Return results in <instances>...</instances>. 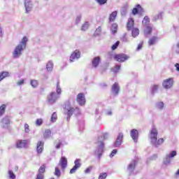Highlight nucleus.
<instances>
[{"label":"nucleus","instance_id":"nucleus-1","mask_svg":"<svg viewBox=\"0 0 179 179\" xmlns=\"http://www.w3.org/2000/svg\"><path fill=\"white\" fill-rule=\"evenodd\" d=\"M64 114L67 115L66 120L69 121L71 120V117L74 114L75 115H79L80 114V110L79 108L76 107V108L71 106V102L67 101L65 103L64 106Z\"/></svg>","mask_w":179,"mask_h":179},{"label":"nucleus","instance_id":"nucleus-2","mask_svg":"<svg viewBox=\"0 0 179 179\" xmlns=\"http://www.w3.org/2000/svg\"><path fill=\"white\" fill-rule=\"evenodd\" d=\"M157 129L152 128L150 133V139L152 146H155V148H159L160 145H163L164 143V138H159L157 140Z\"/></svg>","mask_w":179,"mask_h":179},{"label":"nucleus","instance_id":"nucleus-3","mask_svg":"<svg viewBox=\"0 0 179 179\" xmlns=\"http://www.w3.org/2000/svg\"><path fill=\"white\" fill-rule=\"evenodd\" d=\"M108 136V134L105 133L103 136H101L98 138V141L96 142L97 148L94 152V155L98 156V159L101 157V155H103V149H104V143L101 141V139H107Z\"/></svg>","mask_w":179,"mask_h":179},{"label":"nucleus","instance_id":"nucleus-4","mask_svg":"<svg viewBox=\"0 0 179 179\" xmlns=\"http://www.w3.org/2000/svg\"><path fill=\"white\" fill-rule=\"evenodd\" d=\"M23 50H25L24 48H22L20 45H17L13 52V57L14 59L20 58V56L22 55V51H23Z\"/></svg>","mask_w":179,"mask_h":179},{"label":"nucleus","instance_id":"nucleus-5","mask_svg":"<svg viewBox=\"0 0 179 179\" xmlns=\"http://www.w3.org/2000/svg\"><path fill=\"white\" fill-rule=\"evenodd\" d=\"M59 99V95L57 94L55 92H51L48 96V101L50 104H54Z\"/></svg>","mask_w":179,"mask_h":179},{"label":"nucleus","instance_id":"nucleus-6","mask_svg":"<svg viewBox=\"0 0 179 179\" xmlns=\"http://www.w3.org/2000/svg\"><path fill=\"white\" fill-rule=\"evenodd\" d=\"M77 103L79 106H85L86 103V98H85V94L80 93L77 95Z\"/></svg>","mask_w":179,"mask_h":179},{"label":"nucleus","instance_id":"nucleus-7","mask_svg":"<svg viewBox=\"0 0 179 179\" xmlns=\"http://www.w3.org/2000/svg\"><path fill=\"white\" fill-rule=\"evenodd\" d=\"M173 78H168L163 82L162 86L164 89H171V87H173Z\"/></svg>","mask_w":179,"mask_h":179},{"label":"nucleus","instance_id":"nucleus-8","mask_svg":"<svg viewBox=\"0 0 179 179\" xmlns=\"http://www.w3.org/2000/svg\"><path fill=\"white\" fill-rule=\"evenodd\" d=\"M74 166L70 170V174H75V173H76V170H78V169H80V166H82V164H80V159H76L74 162Z\"/></svg>","mask_w":179,"mask_h":179},{"label":"nucleus","instance_id":"nucleus-9","mask_svg":"<svg viewBox=\"0 0 179 179\" xmlns=\"http://www.w3.org/2000/svg\"><path fill=\"white\" fill-rule=\"evenodd\" d=\"M124 138V134L122 133H120L116 138L115 142L114 143L115 148H119L122 144V139Z\"/></svg>","mask_w":179,"mask_h":179},{"label":"nucleus","instance_id":"nucleus-10","mask_svg":"<svg viewBox=\"0 0 179 179\" xmlns=\"http://www.w3.org/2000/svg\"><path fill=\"white\" fill-rule=\"evenodd\" d=\"M58 166H60L62 170H64L65 168L68 166V160L65 157H62L59 162Z\"/></svg>","mask_w":179,"mask_h":179},{"label":"nucleus","instance_id":"nucleus-11","mask_svg":"<svg viewBox=\"0 0 179 179\" xmlns=\"http://www.w3.org/2000/svg\"><path fill=\"white\" fill-rule=\"evenodd\" d=\"M17 148H28L29 141L27 140H19L16 143Z\"/></svg>","mask_w":179,"mask_h":179},{"label":"nucleus","instance_id":"nucleus-12","mask_svg":"<svg viewBox=\"0 0 179 179\" xmlns=\"http://www.w3.org/2000/svg\"><path fill=\"white\" fill-rule=\"evenodd\" d=\"M80 58V52L76 50L70 56V62H73L74 59H79Z\"/></svg>","mask_w":179,"mask_h":179},{"label":"nucleus","instance_id":"nucleus-13","mask_svg":"<svg viewBox=\"0 0 179 179\" xmlns=\"http://www.w3.org/2000/svg\"><path fill=\"white\" fill-rule=\"evenodd\" d=\"M130 135H131L134 142H135V143H136L138 142V138L139 136V132H138V130L133 129L131 131Z\"/></svg>","mask_w":179,"mask_h":179},{"label":"nucleus","instance_id":"nucleus-14","mask_svg":"<svg viewBox=\"0 0 179 179\" xmlns=\"http://www.w3.org/2000/svg\"><path fill=\"white\" fill-rule=\"evenodd\" d=\"M24 8L27 13L33 9V3H31V0L24 1Z\"/></svg>","mask_w":179,"mask_h":179},{"label":"nucleus","instance_id":"nucleus-15","mask_svg":"<svg viewBox=\"0 0 179 179\" xmlns=\"http://www.w3.org/2000/svg\"><path fill=\"white\" fill-rule=\"evenodd\" d=\"M120 85H118L117 83H115L113 85H112V93L115 95L117 96V94H118V93H120Z\"/></svg>","mask_w":179,"mask_h":179},{"label":"nucleus","instance_id":"nucleus-16","mask_svg":"<svg viewBox=\"0 0 179 179\" xmlns=\"http://www.w3.org/2000/svg\"><path fill=\"white\" fill-rule=\"evenodd\" d=\"M115 59H116L117 62H124V61H127V59H128V57L124 54L117 55L115 56Z\"/></svg>","mask_w":179,"mask_h":179},{"label":"nucleus","instance_id":"nucleus-17","mask_svg":"<svg viewBox=\"0 0 179 179\" xmlns=\"http://www.w3.org/2000/svg\"><path fill=\"white\" fill-rule=\"evenodd\" d=\"M1 122L3 124V128H8L9 125L10 124V118L9 117L6 116L1 120Z\"/></svg>","mask_w":179,"mask_h":179},{"label":"nucleus","instance_id":"nucleus-18","mask_svg":"<svg viewBox=\"0 0 179 179\" xmlns=\"http://www.w3.org/2000/svg\"><path fill=\"white\" fill-rule=\"evenodd\" d=\"M43 150H44V142L38 141L36 146V152L37 153H43Z\"/></svg>","mask_w":179,"mask_h":179},{"label":"nucleus","instance_id":"nucleus-19","mask_svg":"<svg viewBox=\"0 0 179 179\" xmlns=\"http://www.w3.org/2000/svg\"><path fill=\"white\" fill-rule=\"evenodd\" d=\"M136 166V161L133 160L128 166L127 170L129 173H133L134 170H135V167Z\"/></svg>","mask_w":179,"mask_h":179},{"label":"nucleus","instance_id":"nucleus-20","mask_svg":"<svg viewBox=\"0 0 179 179\" xmlns=\"http://www.w3.org/2000/svg\"><path fill=\"white\" fill-rule=\"evenodd\" d=\"M127 30H132L134 29V19L129 18L127 24Z\"/></svg>","mask_w":179,"mask_h":179},{"label":"nucleus","instance_id":"nucleus-21","mask_svg":"<svg viewBox=\"0 0 179 179\" xmlns=\"http://www.w3.org/2000/svg\"><path fill=\"white\" fill-rule=\"evenodd\" d=\"M99 64H100V57H94L92 60V66L94 68H97V66H99Z\"/></svg>","mask_w":179,"mask_h":179},{"label":"nucleus","instance_id":"nucleus-22","mask_svg":"<svg viewBox=\"0 0 179 179\" xmlns=\"http://www.w3.org/2000/svg\"><path fill=\"white\" fill-rule=\"evenodd\" d=\"M157 40H158L157 36H152L148 41V45H150V46L155 45V44H156V42L157 41Z\"/></svg>","mask_w":179,"mask_h":179},{"label":"nucleus","instance_id":"nucleus-23","mask_svg":"<svg viewBox=\"0 0 179 179\" xmlns=\"http://www.w3.org/2000/svg\"><path fill=\"white\" fill-rule=\"evenodd\" d=\"M27 44V38L24 36L22 39L20 43L18 45L22 46L24 49L26 50V45Z\"/></svg>","mask_w":179,"mask_h":179},{"label":"nucleus","instance_id":"nucleus-24","mask_svg":"<svg viewBox=\"0 0 179 179\" xmlns=\"http://www.w3.org/2000/svg\"><path fill=\"white\" fill-rule=\"evenodd\" d=\"M53 68H54V64L52 63V62L49 61L46 64L47 71H48L49 72H51Z\"/></svg>","mask_w":179,"mask_h":179},{"label":"nucleus","instance_id":"nucleus-25","mask_svg":"<svg viewBox=\"0 0 179 179\" xmlns=\"http://www.w3.org/2000/svg\"><path fill=\"white\" fill-rule=\"evenodd\" d=\"M8 76H9V72L7 71H2L0 73V82L1 80H3V79H5V78H8Z\"/></svg>","mask_w":179,"mask_h":179},{"label":"nucleus","instance_id":"nucleus-26","mask_svg":"<svg viewBox=\"0 0 179 179\" xmlns=\"http://www.w3.org/2000/svg\"><path fill=\"white\" fill-rule=\"evenodd\" d=\"M162 17H163V13L160 12L153 17L152 22H157V20L162 19Z\"/></svg>","mask_w":179,"mask_h":179},{"label":"nucleus","instance_id":"nucleus-27","mask_svg":"<svg viewBox=\"0 0 179 179\" xmlns=\"http://www.w3.org/2000/svg\"><path fill=\"white\" fill-rule=\"evenodd\" d=\"M150 34H152V27H147L144 30V36H145V37H148V36H149Z\"/></svg>","mask_w":179,"mask_h":179},{"label":"nucleus","instance_id":"nucleus-28","mask_svg":"<svg viewBox=\"0 0 179 179\" xmlns=\"http://www.w3.org/2000/svg\"><path fill=\"white\" fill-rule=\"evenodd\" d=\"M117 17V11H113L109 16V22H114Z\"/></svg>","mask_w":179,"mask_h":179},{"label":"nucleus","instance_id":"nucleus-29","mask_svg":"<svg viewBox=\"0 0 179 179\" xmlns=\"http://www.w3.org/2000/svg\"><path fill=\"white\" fill-rule=\"evenodd\" d=\"M117 29H118V25L116 23L113 24L111 27H110V30L112 31V34H115V33H117Z\"/></svg>","mask_w":179,"mask_h":179},{"label":"nucleus","instance_id":"nucleus-30","mask_svg":"<svg viewBox=\"0 0 179 179\" xmlns=\"http://www.w3.org/2000/svg\"><path fill=\"white\" fill-rule=\"evenodd\" d=\"M51 136V130L47 129L43 134L44 139H48Z\"/></svg>","mask_w":179,"mask_h":179},{"label":"nucleus","instance_id":"nucleus-31","mask_svg":"<svg viewBox=\"0 0 179 179\" xmlns=\"http://www.w3.org/2000/svg\"><path fill=\"white\" fill-rule=\"evenodd\" d=\"M171 162V158L169 157L168 155H166V157L164 159V164H166V166L170 164Z\"/></svg>","mask_w":179,"mask_h":179},{"label":"nucleus","instance_id":"nucleus-32","mask_svg":"<svg viewBox=\"0 0 179 179\" xmlns=\"http://www.w3.org/2000/svg\"><path fill=\"white\" fill-rule=\"evenodd\" d=\"M132 36L133 37H136L139 36V29L137 28L132 29Z\"/></svg>","mask_w":179,"mask_h":179},{"label":"nucleus","instance_id":"nucleus-33","mask_svg":"<svg viewBox=\"0 0 179 179\" xmlns=\"http://www.w3.org/2000/svg\"><path fill=\"white\" fill-rule=\"evenodd\" d=\"M6 108V106L5 104H3L0 106V117H2V115H3Z\"/></svg>","mask_w":179,"mask_h":179},{"label":"nucleus","instance_id":"nucleus-34","mask_svg":"<svg viewBox=\"0 0 179 179\" xmlns=\"http://www.w3.org/2000/svg\"><path fill=\"white\" fill-rule=\"evenodd\" d=\"M150 22V19L149 18V17L145 16L143 20V24L144 26H148V24H149Z\"/></svg>","mask_w":179,"mask_h":179},{"label":"nucleus","instance_id":"nucleus-35","mask_svg":"<svg viewBox=\"0 0 179 179\" xmlns=\"http://www.w3.org/2000/svg\"><path fill=\"white\" fill-rule=\"evenodd\" d=\"M31 85L32 86V87H37V86H38V81H37L36 80H31Z\"/></svg>","mask_w":179,"mask_h":179},{"label":"nucleus","instance_id":"nucleus-36","mask_svg":"<svg viewBox=\"0 0 179 179\" xmlns=\"http://www.w3.org/2000/svg\"><path fill=\"white\" fill-rule=\"evenodd\" d=\"M45 173V166L42 165L38 170V174H44Z\"/></svg>","mask_w":179,"mask_h":179},{"label":"nucleus","instance_id":"nucleus-37","mask_svg":"<svg viewBox=\"0 0 179 179\" xmlns=\"http://www.w3.org/2000/svg\"><path fill=\"white\" fill-rule=\"evenodd\" d=\"M57 118H58V117L57 116V113H53V114L51 116L50 121L52 122H55V121H57Z\"/></svg>","mask_w":179,"mask_h":179},{"label":"nucleus","instance_id":"nucleus-38","mask_svg":"<svg viewBox=\"0 0 179 179\" xmlns=\"http://www.w3.org/2000/svg\"><path fill=\"white\" fill-rule=\"evenodd\" d=\"M87 29H89V22H85L81 28V30L83 31H86V30H87Z\"/></svg>","mask_w":179,"mask_h":179},{"label":"nucleus","instance_id":"nucleus-39","mask_svg":"<svg viewBox=\"0 0 179 179\" xmlns=\"http://www.w3.org/2000/svg\"><path fill=\"white\" fill-rule=\"evenodd\" d=\"M121 68V66L120 65H116L114 68H113L111 69L112 72H114V73H117V72H118V71H120Z\"/></svg>","mask_w":179,"mask_h":179},{"label":"nucleus","instance_id":"nucleus-40","mask_svg":"<svg viewBox=\"0 0 179 179\" xmlns=\"http://www.w3.org/2000/svg\"><path fill=\"white\" fill-rule=\"evenodd\" d=\"M137 8H138V13L139 15H143L145 13V10L141 6V5L137 4Z\"/></svg>","mask_w":179,"mask_h":179},{"label":"nucleus","instance_id":"nucleus-41","mask_svg":"<svg viewBox=\"0 0 179 179\" xmlns=\"http://www.w3.org/2000/svg\"><path fill=\"white\" fill-rule=\"evenodd\" d=\"M56 92H57L56 94H57V96L61 94L62 90H61V87H59V82H57V83Z\"/></svg>","mask_w":179,"mask_h":179},{"label":"nucleus","instance_id":"nucleus-42","mask_svg":"<svg viewBox=\"0 0 179 179\" xmlns=\"http://www.w3.org/2000/svg\"><path fill=\"white\" fill-rule=\"evenodd\" d=\"M8 176H9V178L10 179L16 178V175H15V173H13V171H8Z\"/></svg>","mask_w":179,"mask_h":179},{"label":"nucleus","instance_id":"nucleus-43","mask_svg":"<svg viewBox=\"0 0 179 179\" xmlns=\"http://www.w3.org/2000/svg\"><path fill=\"white\" fill-rule=\"evenodd\" d=\"M171 159H173L175 156H177V151L173 150L169 155H167Z\"/></svg>","mask_w":179,"mask_h":179},{"label":"nucleus","instance_id":"nucleus-44","mask_svg":"<svg viewBox=\"0 0 179 179\" xmlns=\"http://www.w3.org/2000/svg\"><path fill=\"white\" fill-rule=\"evenodd\" d=\"M127 12L128 10L127 9V8H123L121 9L120 13L122 16H126Z\"/></svg>","mask_w":179,"mask_h":179},{"label":"nucleus","instance_id":"nucleus-45","mask_svg":"<svg viewBox=\"0 0 179 179\" xmlns=\"http://www.w3.org/2000/svg\"><path fill=\"white\" fill-rule=\"evenodd\" d=\"M36 127H41V125H43V119H37L36 120Z\"/></svg>","mask_w":179,"mask_h":179},{"label":"nucleus","instance_id":"nucleus-46","mask_svg":"<svg viewBox=\"0 0 179 179\" xmlns=\"http://www.w3.org/2000/svg\"><path fill=\"white\" fill-rule=\"evenodd\" d=\"M55 176H57V177L61 176V171H59V169H58V167H55Z\"/></svg>","mask_w":179,"mask_h":179},{"label":"nucleus","instance_id":"nucleus-47","mask_svg":"<svg viewBox=\"0 0 179 179\" xmlns=\"http://www.w3.org/2000/svg\"><path fill=\"white\" fill-rule=\"evenodd\" d=\"M106 178H107V173H102L99 176V179H106Z\"/></svg>","mask_w":179,"mask_h":179},{"label":"nucleus","instance_id":"nucleus-48","mask_svg":"<svg viewBox=\"0 0 179 179\" xmlns=\"http://www.w3.org/2000/svg\"><path fill=\"white\" fill-rule=\"evenodd\" d=\"M120 45V41H117L115 44H113L112 45V50H117V48H118V46Z\"/></svg>","mask_w":179,"mask_h":179},{"label":"nucleus","instance_id":"nucleus-49","mask_svg":"<svg viewBox=\"0 0 179 179\" xmlns=\"http://www.w3.org/2000/svg\"><path fill=\"white\" fill-rule=\"evenodd\" d=\"M137 13H139V8L136 6V8H133L132 10V14L133 15H137Z\"/></svg>","mask_w":179,"mask_h":179},{"label":"nucleus","instance_id":"nucleus-50","mask_svg":"<svg viewBox=\"0 0 179 179\" xmlns=\"http://www.w3.org/2000/svg\"><path fill=\"white\" fill-rule=\"evenodd\" d=\"M24 132H26V134H29V132H30L29 126L27 124V123L24 124Z\"/></svg>","mask_w":179,"mask_h":179},{"label":"nucleus","instance_id":"nucleus-51","mask_svg":"<svg viewBox=\"0 0 179 179\" xmlns=\"http://www.w3.org/2000/svg\"><path fill=\"white\" fill-rule=\"evenodd\" d=\"M108 0H96V2L99 3V5H104V3H107Z\"/></svg>","mask_w":179,"mask_h":179},{"label":"nucleus","instance_id":"nucleus-52","mask_svg":"<svg viewBox=\"0 0 179 179\" xmlns=\"http://www.w3.org/2000/svg\"><path fill=\"white\" fill-rule=\"evenodd\" d=\"M157 107L159 108V110H162V108L164 107V103L163 102H159L157 103Z\"/></svg>","mask_w":179,"mask_h":179},{"label":"nucleus","instance_id":"nucleus-53","mask_svg":"<svg viewBox=\"0 0 179 179\" xmlns=\"http://www.w3.org/2000/svg\"><path fill=\"white\" fill-rule=\"evenodd\" d=\"M157 89H159V86L157 85H154L152 87V94H155L156 93V92H157Z\"/></svg>","mask_w":179,"mask_h":179},{"label":"nucleus","instance_id":"nucleus-54","mask_svg":"<svg viewBox=\"0 0 179 179\" xmlns=\"http://www.w3.org/2000/svg\"><path fill=\"white\" fill-rule=\"evenodd\" d=\"M100 33H101V27H98V28L96 29V31H95V34H96V36H99V35L100 34Z\"/></svg>","mask_w":179,"mask_h":179},{"label":"nucleus","instance_id":"nucleus-55","mask_svg":"<svg viewBox=\"0 0 179 179\" xmlns=\"http://www.w3.org/2000/svg\"><path fill=\"white\" fill-rule=\"evenodd\" d=\"M117 149L113 150V151L111 152L110 155V157H114V156H115V155H117Z\"/></svg>","mask_w":179,"mask_h":179},{"label":"nucleus","instance_id":"nucleus-56","mask_svg":"<svg viewBox=\"0 0 179 179\" xmlns=\"http://www.w3.org/2000/svg\"><path fill=\"white\" fill-rule=\"evenodd\" d=\"M92 169H93V167H92V166H89L88 168H87L85 171V174H89V173H90V171H92Z\"/></svg>","mask_w":179,"mask_h":179},{"label":"nucleus","instance_id":"nucleus-57","mask_svg":"<svg viewBox=\"0 0 179 179\" xmlns=\"http://www.w3.org/2000/svg\"><path fill=\"white\" fill-rule=\"evenodd\" d=\"M36 179H44V174H38Z\"/></svg>","mask_w":179,"mask_h":179},{"label":"nucleus","instance_id":"nucleus-58","mask_svg":"<svg viewBox=\"0 0 179 179\" xmlns=\"http://www.w3.org/2000/svg\"><path fill=\"white\" fill-rule=\"evenodd\" d=\"M80 19H82V16L79 15L76 17V23L78 24V23L80 22Z\"/></svg>","mask_w":179,"mask_h":179},{"label":"nucleus","instance_id":"nucleus-59","mask_svg":"<svg viewBox=\"0 0 179 179\" xmlns=\"http://www.w3.org/2000/svg\"><path fill=\"white\" fill-rule=\"evenodd\" d=\"M24 83V80H21L20 81H18L17 83V86H20L21 85H23Z\"/></svg>","mask_w":179,"mask_h":179},{"label":"nucleus","instance_id":"nucleus-60","mask_svg":"<svg viewBox=\"0 0 179 179\" xmlns=\"http://www.w3.org/2000/svg\"><path fill=\"white\" fill-rule=\"evenodd\" d=\"M61 145H62V143L59 142V143L56 145V149H59V148H61Z\"/></svg>","mask_w":179,"mask_h":179},{"label":"nucleus","instance_id":"nucleus-61","mask_svg":"<svg viewBox=\"0 0 179 179\" xmlns=\"http://www.w3.org/2000/svg\"><path fill=\"white\" fill-rule=\"evenodd\" d=\"M141 48H142V43L138 44V45L137 47V50H141Z\"/></svg>","mask_w":179,"mask_h":179},{"label":"nucleus","instance_id":"nucleus-62","mask_svg":"<svg viewBox=\"0 0 179 179\" xmlns=\"http://www.w3.org/2000/svg\"><path fill=\"white\" fill-rule=\"evenodd\" d=\"M176 68V71H179V64L177 63L176 65H175Z\"/></svg>","mask_w":179,"mask_h":179},{"label":"nucleus","instance_id":"nucleus-63","mask_svg":"<svg viewBox=\"0 0 179 179\" xmlns=\"http://www.w3.org/2000/svg\"><path fill=\"white\" fill-rule=\"evenodd\" d=\"M113 114V112L111 110H109L107 113L108 115H111Z\"/></svg>","mask_w":179,"mask_h":179},{"label":"nucleus","instance_id":"nucleus-64","mask_svg":"<svg viewBox=\"0 0 179 179\" xmlns=\"http://www.w3.org/2000/svg\"><path fill=\"white\" fill-rule=\"evenodd\" d=\"M176 176H179V169L176 173Z\"/></svg>","mask_w":179,"mask_h":179}]
</instances>
